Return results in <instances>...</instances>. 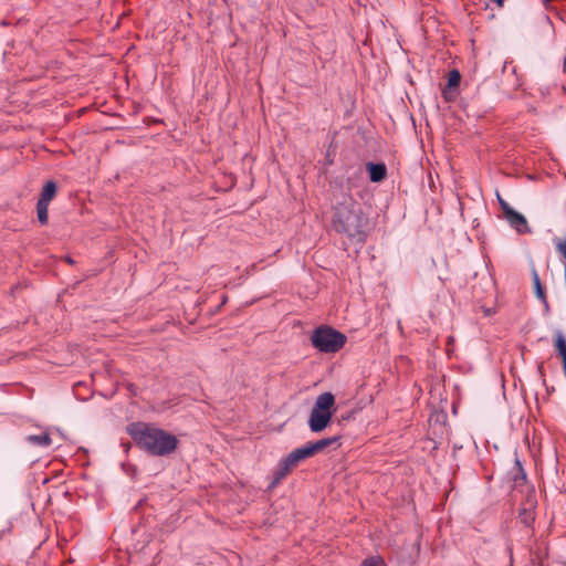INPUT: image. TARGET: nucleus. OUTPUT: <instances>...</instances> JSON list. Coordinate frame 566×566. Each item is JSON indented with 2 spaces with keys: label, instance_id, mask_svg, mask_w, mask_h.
Instances as JSON below:
<instances>
[{
  "label": "nucleus",
  "instance_id": "obj_1",
  "mask_svg": "<svg viewBox=\"0 0 566 566\" xmlns=\"http://www.w3.org/2000/svg\"><path fill=\"white\" fill-rule=\"evenodd\" d=\"M332 226L337 232L350 238L363 240L365 235L368 219L349 193V189L340 188L333 195Z\"/></svg>",
  "mask_w": 566,
  "mask_h": 566
},
{
  "label": "nucleus",
  "instance_id": "obj_2",
  "mask_svg": "<svg viewBox=\"0 0 566 566\" xmlns=\"http://www.w3.org/2000/svg\"><path fill=\"white\" fill-rule=\"evenodd\" d=\"M128 432L142 450L153 455L170 454L178 444L174 434L144 422L132 423Z\"/></svg>",
  "mask_w": 566,
  "mask_h": 566
},
{
  "label": "nucleus",
  "instance_id": "obj_3",
  "mask_svg": "<svg viewBox=\"0 0 566 566\" xmlns=\"http://www.w3.org/2000/svg\"><path fill=\"white\" fill-rule=\"evenodd\" d=\"M334 411L335 396L332 392L318 395L308 417V427L311 431H323L331 422Z\"/></svg>",
  "mask_w": 566,
  "mask_h": 566
},
{
  "label": "nucleus",
  "instance_id": "obj_4",
  "mask_svg": "<svg viewBox=\"0 0 566 566\" xmlns=\"http://www.w3.org/2000/svg\"><path fill=\"white\" fill-rule=\"evenodd\" d=\"M311 339L313 346L324 353H335L346 343L345 335L332 327H318L314 331Z\"/></svg>",
  "mask_w": 566,
  "mask_h": 566
},
{
  "label": "nucleus",
  "instance_id": "obj_5",
  "mask_svg": "<svg viewBox=\"0 0 566 566\" xmlns=\"http://www.w3.org/2000/svg\"><path fill=\"white\" fill-rule=\"evenodd\" d=\"M315 455V452L311 446L307 443L301 448L293 450L289 453L284 459H282L279 463V468L275 472V478L273 483H279L282 479H284L300 462Z\"/></svg>",
  "mask_w": 566,
  "mask_h": 566
},
{
  "label": "nucleus",
  "instance_id": "obj_6",
  "mask_svg": "<svg viewBox=\"0 0 566 566\" xmlns=\"http://www.w3.org/2000/svg\"><path fill=\"white\" fill-rule=\"evenodd\" d=\"M56 184L54 181H48L40 195V198L36 203V213L38 219L41 224H46L49 219V205L53 200L56 195Z\"/></svg>",
  "mask_w": 566,
  "mask_h": 566
},
{
  "label": "nucleus",
  "instance_id": "obj_7",
  "mask_svg": "<svg viewBox=\"0 0 566 566\" xmlns=\"http://www.w3.org/2000/svg\"><path fill=\"white\" fill-rule=\"evenodd\" d=\"M505 218L518 233H526L530 231L526 218L522 213L515 210L509 211Z\"/></svg>",
  "mask_w": 566,
  "mask_h": 566
},
{
  "label": "nucleus",
  "instance_id": "obj_8",
  "mask_svg": "<svg viewBox=\"0 0 566 566\" xmlns=\"http://www.w3.org/2000/svg\"><path fill=\"white\" fill-rule=\"evenodd\" d=\"M366 168L373 182H380L386 178L387 169L384 164L368 163Z\"/></svg>",
  "mask_w": 566,
  "mask_h": 566
},
{
  "label": "nucleus",
  "instance_id": "obj_9",
  "mask_svg": "<svg viewBox=\"0 0 566 566\" xmlns=\"http://www.w3.org/2000/svg\"><path fill=\"white\" fill-rule=\"evenodd\" d=\"M25 441L39 448H48L52 443V439L46 432L41 434H29L25 437Z\"/></svg>",
  "mask_w": 566,
  "mask_h": 566
},
{
  "label": "nucleus",
  "instance_id": "obj_10",
  "mask_svg": "<svg viewBox=\"0 0 566 566\" xmlns=\"http://www.w3.org/2000/svg\"><path fill=\"white\" fill-rule=\"evenodd\" d=\"M554 347L562 360H566V338L560 331L555 332Z\"/></svg>",
  "mask_w": 566,
  "mask_h": 566
},
{
  "label": "nucleus",
  "instance_id": "obj_11",
  "mask_svg": "<svg viewBox=\"0 0 566 566\" xmlns=\"http://www.w3.org/2000/svg\"><path fill=\"white\" fill-rule=\"evenodd\" d=\"M532 281L535 290V295L544 302V304H547L546 296L544 292V287L541 283L539 275L535 269L532 271Z\"/></svg>",
  "mask_w": 566,
  "mask_h": 566
},
{
  "label": "nucleus",
  "instance_id": "obj_12",
  "mask_svg": "<svg viewBox=\"0 0 566 566\" xmlns=\"http://www.w3.org/2000/svg\"><path fill=\"white\" fill-rule=\"evenodd\" d=\"M337 440H338L337 437H332V438H325V439H321L318 441L310 442V443H311L315 454H317L318 452L323 451L325 448L337 442Z\"/></svg>",
  "mask_w": 566,
  "mask_h": 566
},
{
  "label": "nucleus",
  "instance_id": "obj_13",
  "mask_svg": "<svg viewBox=\"0 0 566 566\" xmlns=\"http://www.w3.org/2000/svg\"><path fill=\"white\" fill-rule=\"evenodd\" d=\"M461 75L459 71L452 70L448 76V87H457L460 84Z\"/></svg>",
  "mask_w": 566,
  "mask_h": 566
},
{
  "label": "nucleus",
  "instance_id": "obj_14",
  "mask_svg": "<svg viewBox=\"0 0 566 566\" xmlns=\"http://www.w3.org/2000/svg\"><path fill=\"white\" fill-rule=\"evenodd\" d=\"M360 566H385V562L379 556H373L364 560V563Z\"/></svg>",
  "mask_w": 566,
  "mask_h": 566
},
{
  "label": "nucleus",
  "instance_id": "obj_15",
  "mask_svg": "<svg viewBox=\"0 0 566 566\" xmlns=\"http://www.w3.org/2000/svg\"><path fill=\"white\" fill-rule=\"evenodd\" d=\"M497 199H499V202L501 205V208H502L505 217L507 216L509 211H513L514 210L504 199H502L500 197V195H497Z\"/></svg>",
  "mask_w": 566,
  "mask_h": 566
},
{
  "label": "nucleus",
  "instance_id": "obj_16",
  "mask_svg": "<svg viewBox=\"0 0 566 566\" xmlns=\"http://www.w3.org/2000/svg\"><path fill=\"white\" fill-rule=\"evenodd\" d=\"M491 2L495 3L496 7L503 8L506 0H490Z\"/></svg>",
  "mask_w": 566,
  "mask_h": 566
},
{
  "label": "nucleus",
  "instance_id": "obj_17",
  "mask_svg": "<svg viewBox=\"0 0 566 566\" xmlns=\"http://www.w3.org/2000/svg\"><path fill=\"white\" fill-rule=\"evenodd\" d=\"M516 465L518 467L521 473H522V479H525L526 478V474L524 473L522 467H521V462L518 460H516Z\"/></svg>",
  "mask_w": 566,
  "mask_h": 566
}]
</instances>
